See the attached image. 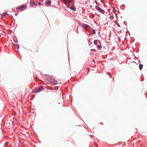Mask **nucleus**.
<instances>
[{"instance_id":"423d86ee","label":"nucleus","mask_w":147,"mask_h":147,"mask_svg":"<svg viewBox=\"0 0 147 147\" xmlns=\"http://www.w3.org/2000/svg\"><path fill=\"white\" fill-rule=\"evenodd\" d=\"M70 8L71 9L74 11H75L76 10V7L73 5Z\"/></svg>"},{"instance_id":"ddd939ff","label":"nucleus","mask_w":147,"mask_h":147,"mask_svg":"<svg viewBox=\"0 0 147 147\" xmlns=\"http://www.w3.org/2000/svg\"><path fill=\"white\" fill-rule=\"evenodd\" d=\"M97 40H94V43L96 45H97Z\"/></svg>"},{"instance_id":"6e6552de","label":"nucleus","mask_w":147,"mask_h":147,"mask_svg":"<svg viewBox=\"0 0 147 147\" xmlns=\"http://www.w3.org/2000/svg\"><path fill=\"white\" fill-rule=\"evenodd\" d=\"M14 47L15 49H18L19 47V46L17 44L15 45Z\"/></svg>"},{"instance_id":"1a4fd4ad","label":"nucleus","mask_w":147,"mask_h":147,"mask_svg":"<svg viewBox=\"0 0 147 147\" xmlns=\"http://www.w3.org/2000/svg\"><path fill=\"white\" fill-rule=\"evenodd\" d=\"M143 67V65L142 64H140L139 65V69L140 70H142V69Z\"/></svg>"},{"instance_id":"f257e3e1","label":"nucleus","mask_w":147,"mask_h":147,"mask_svg":"<svg viewBox=\"0 0 147 147\" xmlns=\"http://www.w3.org/2000/svg\"><path fill=\"white\" fill-rule=\"evenodd\" d=\"M43 89V87L42 86H40L34 89V92L36 93H38L42 91Z\"/></svg>"},{"instance_id":"0eeeda50","label":"nucleus","mask_w":147,"mask_h":147,"mask_svg":"<svg viewBox=\"0 0 147 147\" xmlns=\"http://www.w3.org/2000/svg\"><path fill=\"white\" fill-rule=\"evenodd\" d=\"M51 3V1L50 0L47 1L45 2V4L46 5H49Z\"/></svg>"},{"instance_id":"f3484780","label":"nucleus","mask_w":147,"mask_h":147,"mask_svg":"<svg viewBox=\"0 0 147 147\" xmlns=\"http://www.w3.org/2000/svg\"><path fill=\"white\" fill-rule=\"evenodd\" d=\"M67 7H69V6L68 5V6H67Z\"/></svg>"},{"instance_id":"4468645a","label":"nucleus","mask_w":147,"mask_h":147,"mask_svg":"<svg viewBox=\"0 0 147 147\" xmlns=\"http://www.w3.org/2000/svg\"><path fill=\"white\" fill-rule=\"evenodd\" d=\"M69 2V3H71L73 4L74 3V0H70Z\"/></svg>"},{"instance_id":"f03ea898","label":"nucleus","mask_w":147,"mask_h":147,"mask_svg":"<svg viewBox=\"0 0 147 147\" xmlns=\"http://www.w3.org/2000/svg\"><path fill=\"white\" fill-rule=\"evenodd\" d=\"M27 6L26 5H21L17 8V9L18 10H20V11H22L24 10V9H26Z\"/></svg>"},{"instance_id":"7ed1b4c3","label":"nucleus","mask_w":147,"mask_h":147,"mask_svg":"<svg viewBox=\"0 0 147 147\" xmlns=\"http://www.w3.org/2000/svg\"><path fill=\"white\" fill-rule=\"evenodd\" d=\"M50 83L53 84L54 85H56L57 84V81L55 80L54 79L50 78L49 80Z\"/></svg>"},{"instance_id":"a211bd4d","label":"nucleus","mask_w":147,"mask_h":147,"mask_svg":"<svg viewBox=\"0 0 147 147\" xmlns=\"http://www.w3.org/2000/svg\"><path fill=\"white\" fill-rule=\"evenodd\" d=\"M37 52H38V50H37Z\"/></svg>"},{"instance_id":"9d476101","label":"nucleus","mask_w":147,"mask_h":147,"mask_svg":"<svg viewBox=\"0 0 147 147\" xmlns=\"http://www.w3.org/2000/svg\"><path fill=\"white\" fill-rule=\"evenodd\" d=\"M7 15V14L6 13H4L2 14L1 15L2 17H3L6 15Z\"/></svg>"},{"instance_id":"dca6fc26","label":"nucleus","mask_w":147,"mask_h":147,"mask_svg":"<svg viewBox=\"0 0 147 147\" xmlns=\"http://www.w3.org/2000/svg\"><path fill=\"white\" fill-rule=\"evenodd\" d=\"M8 144V143L7 142L5 143L4 144L5 145V146H6Z\"/></svg>"},{"instance_id":"9b49d317","label":"nucleus","mask_w":147,"mask_h":147,"mask_svg":"<svg viewBox=\"0 0 147 147\" xmlns=\"http://www.w3.org/2000/svg\"><path fill=\"white\" fill-rule=\"evenodd\" d=\"M92 34H94L96 33V32L95 30L94 29H92Z\"/></svg>"},{"instance_id":"39448f33","label":"nucleus","mask_w":147,"mask_h":147,"mask_svg":"<svg viewBox=\"0 0 147 147\" xmlns=\"http://www.w3.org/2000/svg\"><path fill=\"white\" fill-rule=\"evenodd\" d=\"M81 26L83 28L87 29L88 27L89 26L86 24H83Z\"/></svg>"},{"instance_id":"20e7f679","label":"nucleus","mask_w":147,"mask_h":147,"mask_svg":"<svg viewBox=\"0 0 147 147\" xmlns=\"http://www.w3.org/2000/svg\"><path fill=\"white\" fill-rule=\"evenodd\" d=\"M95 7L96 10L98 11L100 13H101L103 14L105 13V11L101 9L100 7L97 6H96Z\"/></svg>"},{"instance_id":"f8f14e48","label":"nucleus","mask_w":147,"mask_h":147,"mask_svg":"<svg viewBox=\"0 0 147 147\" xmlns=\"http://www.w3.org/2000/svg\"><path fill=\"white\" fill-rule=\"evenodd\" d=\"M63 2L65 3H69V1H68L65 0H63Z\"/></svg>"},{"instance_id":"2eb2a0df","label":"nucleus","mask_w":147,"mask_h":147,"mask_svg":"<svg viewBox=\"0 0 147 147\" xmlns=\"http://www.w3.org/2000/svg\"><path fill=\"white\" fill-rule=\"evenodd\" d=\"M97 47L99 49H100L102 48V47L101 46L99 45H98L97 46Z\"/></svg>"}]
</instances>
